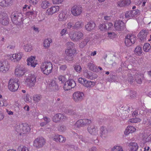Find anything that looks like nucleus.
<instances>
[{
    "label": "nucleus",
    "instance_id": "nucleus-14",
    "mask_svg": "<svg viewBox=\"0 0 151 151\" xmlns=\"http://www.w3.org/2000/svg\"><path fill=\"white\" fill-rule=\"evenodd\" d=\"M9 64L8 61L6 60L0 61V72L6 73L9 70Z\"/></svg>",
    "mask_w": 151,
    "mask_h": 151
},
{
    "label": "nucleus",
    "instance_id": "nucleus-55",
    "mask_svg": "<svg viewBox=\"0 0 151 151\" xmlns=\"http://www.w3.org/2000/svg\"><path fill=\"white\" fill-rule=\"evenodd\" d=\"M124 0L119 1L117 3V6L120 7H125Z\"/></svg>",
    "mask_w": 151,
    "mask_h": 151
},
{
    "label": "nucleus",
    "instance_id": "nucleus-49",
    "mask_svg": "<svg viewBox=\"0 0 151 151\" xmlns=\"http://www.w3.org/2000/svg\"><path fill=\"white\" fill-rule=\"evenodd\" d=\"M111 151H124L122 148L119 146H116L113 147L111 150Z\"/></svg>",
    "mask_w": 151,
    "mask_h": 151
},
{
    "label": "nucleus",
    "instance_id": "nucleus-2",
    "mask_svg": "<svg viewBox=\"0 0 151 151\" xmlns=\"http://www.w3.org/2000/svg\"><path fill=\"white\" fill-rule=\"evenodd\" d=\"M11 18L14 24L20 25L23 23L24 20L23 16L22 13L19 11L15 10L11 14Z\"/></svg>",
    "mask_w": 151,
    "mask_h": 151
},
{
    "label": "nucleus",
    "instance_id": "nucleus-36",
    "mask_svg": "<svg viewBox=\"0 0 151 151\" xmlns=\"http://www.w3.org/2000/svg\"><path fill=\"white\" fill-rule=\"evenodd\" d=\"M107 80L109 82H115L117 80V77L116 76L110 73V77L108 78Z\"/></svg>",
    "mask_w": 151,
    "mask_h": 151
},
{
    "label": "nucleus",
    "instance_id": "nucleus-9",
    "mask_svg": "<svg viewBox=\"0 0 151 151\" xmlns=\"http://www.w3.org/2000/svg\"><path fill=\"white\" fill-rule=\"evenodd\" d=\"M136 41L135 36L134 35L129 34L125 37L124 42L127 46H131Z\"/></svg>",
    "mask_w": 151,
    "mask_h": 151
},
{
    "label": "nucleus",
    "instance_id": "nucleus-64",
    "mask_svg": "<svg viewBox=\"0 0 151 151\" xmlns=\"http://www.w3.org/2000/svg\"><path fill=\"white\" fill-rule=\"evenodd\" d=\"M90 38L88 37H86L84 39L83 41L86 44H87V43L90 41Z\"/></svg>",
    "mask_w": 151,
    "mask_h": 151
},
{
    "label": "nucleus",
    "instance_id": "nucleus-54",
    "mask_svg": "<svg viewBox=\"0 0 151 151\" xmlns=\"http://www.w3.org/2000/svg\"><path fill=\"white\" fill-rule=\"evenodd\" d=\"M58 80L60 81H61V83H64L65 81V77L62 75L59 76L58 78Z\"/></svg>",
    "mask_w": 151,
    "mask_h": 151
},
{
    "label": "nucleus",
    "instance_id": "nucleus-16",
    "mask_svg": "<svg viewBox=\"0 0 151 151\" xmlns=\"http://www.w3.org/2000/svg\"><path fill=\"white\" fill-rule=\"evenodd\" d=\"M115 29L118 31H123L125 27V24L122 20H116L114 25Z\"/></svg>",
    "mask_w": 151,
    "mask_h": 151
},
{
    "label": "nucleus",
    "instance_id": "nucleus-34",
    "mask_svg": "<svg viewBox=\"0 0 151 151\" xmlns=\"http://www.w3.org/2000/svg\"><path fill=\"white\" fill-rule=\"evenodd\" d=\"M87 66L90 70L93 72H96L97 70L96 67L92 62L88 63Z\"/></svg>",
    "mask_w": 151,
    "mask_h": 151
},
{
    "label": "nucleus",
    "instance_id": "nucleus-57",
    "mask_svg": "<svg viewBox=\"0 0 151 151\" xmlns=\"http://www.w3.org/2000/svg\"><path fill=\"white\" fill-rule=\"evenodd\" d=\"M73 23L70 22L68 23L67 24V27L68 29H70L71 28H72V29H73Z\"/></svg>",
    "mask_w": 151,
    "mask_h": 151
},
{
    "label": "nucleus",
    "instance_id": "nucleus-40",
    "mask_svg": "<svg viewBox=\"0 0 151 151\" xmlns=\"http://www.w3.org/2000/svg\"><path fill=\"white\" fill-rule=\"evenodd\" d=\"M134 52L136 53L138 55H140L142 53L141 47L139 46H137L134 50Z\"/></svg>",
    "mask_w": 151,
    "mask_h": 151
},
{
    "label": "nucleus",
    "instance_id": "nucleus-56",
    "mask_svg": "<svg viewBox=\"0 0 151 151\" xmlns=\"http://www.w3.org/2000/svg\"><path fill=\"white\" fill-rule=\"evenodd\" d=\"M66 129V127L64 125H62L58 129V130L60 132L65 131Z\"/></svg>",
    "mask_w": 151,
    "mask_h": 151
},
{
    "label": "nucleus",
    "instance_id": "nucleus-39",
    "mask_svg": "<svg viewBox=\"0 0 151 151\" xmlns=\"http://www.w3.org/2000/svg\"><path fill=\"white\" fill-rule=\"evenodd\" d=\"M41 98V96L39 94H35L33 96V100L35 103L39 102Z\"/></svg>",
    "mask_w": 151,
    "mask_h": 151
},
{
    "label": "nucleus",
    "instance_id": "nucleus-59",
    "mask_svg": "<svg viewBox=\"0 0 151 151\" xmlns=\"http://www.w3.org/2000/svg\"><path fill=\"white\" fill-rule=\"evenodd\" d=\"M64 0H52V2L54 4H59L61 3Z\"/></svg>",
    "mask_w": 151,
    "mask_h": 151
},
{
    "label": "nucleus",
    "instance_id": "nucleus-27",
    "mask_svg": "<svg viewBox=\"0 0 151 151\" xmlns=\"http://www.w3.org/2000/svg\"><path fill=\"white\" fill-rule=\"evenodd\" d=\"M128 146L129 147V151H137L139 149L137 144L135 142H130Z\"/></svg>",
    "mask_w": 151,
    "mask_h": 151
},
{
    "label": "nucleus",
    "instance_id": "nucleus-45",
    "mask_svg": "<svg viewBox=\"0 0 151 151\" xmlns=\"http://www.w3.org/2000/svg\"><path fill=\"white\" fill-rule=\"evenodd\" d=\"M129 98L131 99H134L135 98L136 95V92L134 91L131 90L130 91Z\"/></svg>",
    "mask_w": 151,
    "mask_h": 151
},
{
    "label": "nucleus",
    "instance_id": "nucleus-37",
    "mask_svg": "<svg viewBox=\"0 0 151 151\" xmlns=\"http://www.w3.org/2000/svg\"><path fill=\"white\" fill-rule=\"evenodd\" d=\"M52 42V40L51 38H47L43 42L44 46L45 47H47L50 46V44Z\"/></svg>",
    "mask_w": 151,
    "mask_h": 151
},
{
    "label": "nucleus",
    "instance_id": "nucleus-30",
    "mask_svg": "<svg viewBox=\"0 0 151 151\" xmlns=\"http://www.w3.org/2000/svg\"><path fill=\"white\" fill-rule=\"evenodd\" d=\"M95 26V24L93 21L89 22L86 25L85 28L88 31H91Z\"/></svg>",
    "mask_w": 151,
    "mask_h": 151
},
{
    "label": "nucleus",
    "instance_id": "nucleus-42",
    "mask_svg": "<svg viewBox=\"0 0 151 151\" xmlns=\"http://www.w3.org/2000/svg\"><path fill=\"white\" fill-rule=\"evenodd\" d=\"M151 46L150 44L148 43H146L144 44L143 46L144 50L145 52L149 51L150 49Z\"/></svg>",
    "mask_w": 151,
    "mask_h": 151
},
{
    "label": "nucleus",
    "instance_id": "nucleus-32",
    "mask_svg": "<svg viewBox=\"0 0 151 151\" xmlns=\"http://www.w3.org/2000/svg\"><path fill=\"white\" fill-rule=\"evenodd\" d=\"M136 129L133 126H130L128 127L125 131V134L126 135L129 134L130 133H132L135 132Z\"/></svg>",
    "mask_w": 151,
    "mask_h": 151
},
{
    "label": "nucleus",
    "instance_id": "nucleus-48",
    "mask_svg": "<svg viewBox=\"0 0 151 151\" xmlns=\"http://www.w3.org/2000/svg\"><path fill=\"white\" fill-rule=\"evenodd\" d=\"M67 66L65 64L60 65L59 70L60 71L63 72L65 71L67 68Z\"/></svg>",
    "mask_w": 151,
    "mask_h": 151
},
{
    "label": "nucleus",
    "instance_id": "nucleus-28",
    "mask_svg": "<svg viewBox=\"0 0 151 151\" xmlns=\"http://www.w3.org/2000/svg\"><path fill=\"white\" fill-rule=\"evenodd\" d=\"M55 141L60 142H64L66 140L65 138L61 135H57L55 136L53 138Z\"/></svg>",
    "mask_w": 151,
    "mask_h": 151
},
{
    "label": "nucleus",
    "instance_id": "nucleus-4",
    "mask_svg": "<svg viewBox=\"0 0 151 151\" xmlns=\"http://www.w3.org/2000/svg\"><path fill=\"white\" fill-rule=\"evenodd\" d=\"M17 131L18 132H19V134L20 135H24L25 133L29 132L31 128L27 124L23 123L19 126H17Z\"/></svg>",
    "mask_w": 151,
    "mask_h": 151
},
{
    "label": "nucleus",
    "instance_id": "nucleus-53",
    "mask_svg": "<svg viewBox=\"0 0 151 151\" xmlns=\"http://www.w3.org/2000/svg\"><path fill=\"white\" fill-rule=\"evenodd\" d=\"M65 112L66 114L69 115H73L75 113L74 111L70 109H66Z\"/></svg>",
    "mask_w": 151,
    "mask_h": 151
},
{
    "label": "nucleus",
    "instance_id": "nucleus-26",
    "mask_svg": "<svg viewBox=\"0 0 151 151\" xmlns=\"http://www.w3.org/2000/svg\"><path fill=\"white\" fill-rule=\"evenodd\" d=\"M35 58L34 57L29 58L27 60V64L28 65H30L31 67L34 68L36 66L37 63L35 62Z\"/></svg>",
    "mask_w": 151,
    "mask_h": 151
},
{
    "label": "nucleus",
    "instance_id": "nucleus-11",
    "mask_svg": "<svg viewBox=\"0 0 151 151\" xmlns=\"http://www.w3.org/2000/svg\"><path fill=\"white\" fill-rule=\"evenodd\" d=\"M45 140L43 137H38L34 141L33 146L37 148H40L45 145Z\"/></svg>",
    "mask_w": 151,
    "mask_h": 151
},
{
    "label": "nucleus",
    "instance_id": "nucleus-8",
    "mask_svg": "<svg viewBox=\"0 0 151 151\" xmlns=\"http://www.w3.org/2000/svg\"><path fill=\"white\" fill-rule=\"evenodd\" d=\"M19 81L14 79H10L9 82L8 88L9 90L12 92H15L19 88Z\"/></svg>",
    "mask_w": 151,
    "mask_h": 151
},
{
    "label": "nucleus",
    "instance_id": "nucleus-5",
    "mask_svg": "<svg viewBox=\"0 0 151 151\" xmlns=\"http://www.w3.org/2000/svg\"><path fill=\"white\" fill-rule=\"evenodd\" d=\"M37 76L34 74H29L26 78L25 84L29 87L34 86L36 81Z\"/></svg>",
    "mask_w": 151,
    "mask_h": 151
},
{
    "label": "nucleus",
    "instance_id": "nucleus-31",
    "mask_svg": "<svg viewBox=\"0 0 151 151\" xmlns=\"http://www.w3.org/2000/svg\"><path fill=\"white\" fill-rule=\"evenodd\" d=\"M23 55V54L22 52H19L17 54H14L12 56V59L14 60V61H17L19 60L22 58Z\"/></svg>",
    "mask_w": 151,
    "mask_h": 151
},
{
    "label": "nucleus",
    "instance_id": "nucleus-44",
    "mask_svg": "<svg viewBox=\"0 0 151 151\" xmlns=\"http://www.w3.org/2000/svg\"><path fill=\"white\" fill-rule=\"evenodd\" d=\"M128 81L131 83H132L134 81V77L132 76L131 73H129L128 74Z\"/></svg>",
    "mask_w": 151,
    "mask_h": 151
},
{
    "label": "nucleus",
    "instance_id": "nucleus-17",
    "mask_svg": "<svg viewBox=\"0 0 151 151\" xmlns=\"http://www.w3.org/2000/svg\"><path fill=\"white\" fill-rule=\"evenodd\" d=\"M91 121L90 120L87 119H80L77 121L76 125L78 128L84 127L87 124H90Z\"/></svg>",
    "mask_w": 151,
    "mask_h": 151
},
{
    "label": "nucleus",
    "instance_id": "nucleus-20",
    "mask_svg": "<svg viewBox=\"0 0 151 151\" xmlns=\"http://www.w3.org/2000/svg\"><path fill=\"white\" fill-rule=\"evenodd\" d=\"M66 116L61 114H55L52 118V121L55 122H57L62 120L64 121L67 119Z\"/></svg>",
    "mask_w": 151,
    "mask_h": 151
},
{
    "label": "nucleus",
    "instance_id": "nucleus-46",
    "mask_svg": "<svg viewBox=\"0 0 151 151\" xmlns=\"http://www.w3.org/2000/svg\"><path fill=\"white\" fill-rule=\"evenodd\" d=\"M24 49L26 52L30 51L32 49V46L31 45L27 44L24 46Z\"/></svg>",
    "mask_w": 151,
    "mask_h": 151
},
{
    "label": "nucleus",
    "instance_id": "nucleus-63",
    "mask_svg": "<svg viewBox=\"0 0 151 151\" xmlns=\"http://www.w3.org/2000/svg\"><path fill=\"white\" fill-rule=\"evenodd\" d=\"M43 119L45 121V122L47 124L51 120L49 118L47 117L46 116L44 117L43 118Z\"/></svg>",
    "mask_w": 151,
    "mask_h": 151
},
{
    "label": "nucleus",
    "instance_id": "nucleus-21",
    "mask_svg": "<svg viewBox=\"0 0 151 151\" xmlns=\"http://www.w3.org/2000/svg\"><path fill=\"white\" fill-rule=\"evenodd\" d=\"M49 87L51 90L54 91H56L59 89V86L54 80H51L49 84Z\"/></svg>",
    "mask_w": 151,
    "mask_h": 151
},
{
    "label": "nucleus",
    "instance_id": "nucleus-23",
    "mask_svg": "<svg viewBox=\"0 0 151 151\" xmlns=\"http://www.w3.org/2000/svg\"><path fill=\"white\" fill-rule=\"evenodd\" d=\"M13 0H0V6L3 7H8L12 5Z\"/></svg>",
    "mask_w": 151,
    "mask_h": 151
},
{
    "label": "nucleus",
    "instance_id": "nucleus-33",
    "mask_svg": "<svg viewBox=\"0 0 151 151\" xmlns=\"http://www.w3.org/2000/svg\"><path fill=\"white\" fill-rule=\"evenodd\" d=\"M83 26V23L81 21H78L75 23L73 27V29H78L81 28Z\"/></svg>",
    "mask_w": 151,
    "mask_h": 151
},
{
    "label": "nucleus",
    "instance_id": "nucleus-47",
    "mask_svg": "<svg viewBox=\"0 0 151 151\" xmlns=\"http://www.w3.org/2000/svg\"><path fill=\"white\" fill-rule=\"evenodd\" d=\"M63 88L64 90L65 91H68L69 90H70L72 88L70 86V85L68 84V83H67L66 81L64 83V86H63Z\"/></svg>",
    "mask_w": 151,
    "mask_h": 151
},
{
    "label": "nucleus",
    "instance_id": "nucleus-50",
    "mask_svg": "<svg viewBox=\"0 0 151 151\" xmlns=\"http://www.w3.org/2000/svg\"><path fill=\"white\" fill-rule=\"evenodd\" d=\"M75 70L78 73H80L82 70L81 66L80 65H76L74 66Z\"/></svg>",
    "mask_w": 151,
    "mask_h": 151
},
{
    "label": "nucleus",
    "instance_id": "nucleus-51",
    "mask_svg": "<svg viewBox=\"0 0 151 151\" xmlns=\"http://www.w3.org/2000/svg\"><path fill=\"white\" fill-rule=\"evenodd\" d=\"M18 151H29V150L25 146H19L17 149Z\"/></svg>",
    "mask_w": 151,
    "mask_h": 151
},
{
    "label": "nucleus",
    "instance_id": "nucleus-19",
    "mask_svg": "<svg viewBox=\"0 0 151 151\" xmlns=\"http://www.w3.org/2000/svg\"><path fill=\"white\" fill-rule=\"evenodd\" d=\"M88 132L91 134L97 136L98 135V130L94 125H91L88 126L87 128Z\"/></svg>",
    "mask_w": 151,
    "mask_h": 151
},
{
    "label": "nucleus",
    "instance_id": "nucleus-18",
    "mask_svg": "<svg viewBox=\"0 0 151 151\" xmlns=\"http://www.w3.org/2000/svg\"><path fill=\"white\" fill-rule=\"evenodd\" d=\"M148 31L146 29H142L138 34L137 36L141 42H144L146 40Z\"/></svg>",
    "mask_w": 151,
    "mask_h": 151
},
{
    "label": "nucleus",
    "instance_id": "nucleus-61",
    "mask_svg": "<svg viewBox=\"0 0 151 151\" xmlns=\"http://www.w3.org/2000/svg\"><path fill=\"white\" fill-rule=\"evenodd\" d=\"M34 14V11H27L26 13V15L27 16H32Z\"/></svg>",
    "mask_w": 151,
    "mask_h": 151
},
{
    "label": "nucleus",
    "instance_id": "nucleus-25",
    "mask_svg": "<svg viewBox=\"0 0 151 151\" xmlns=\"http://www.w3.org/2000/svg\"><path fill=\"white\" fill-rule=\"evenodd\" d=\"M144 75L140 73H137L135 74V80L138 84H141L143 80Z\"/></svg>",
    "mask_w": 151,
    "mask_h": 151
},
{
    "label": "nucleus",
    "instance_id": "nucleus-38",
    "mask_svg": "<svg viewBox=\"0 0 151 151\" xmlns=\"http://www.w3.org/2000/svg\"><path fill=\"white\" fill-rule=\"evenodd\" d=\"M59 20L60 21H64L67 18V17L65 13L61 12L59 15Z\"/></svg>",
    "mask_w": 151,
    "mask_h": 151
},
{
    "label": "nucleus",
    "instance_id": "nucleus-10",
    "mask_svg": "<svg viewBox=\"0 0 151 151\" xmlns=\"http://www.w3.org/2000/svg\"><path fill=\"white\" fill-rule=\"evenodd\" d=\"M78 82L83 85L84 86L88 88H92L95 85V83L91 81H87L86 79L80 78L78 79Z\"/></svg>",
    "mask_w": 151,
    "mask_h": 151
},
{
    "label": "nucleus",
    "instance_id": "nucleus-12",
    "mask_svg": "<svg viewBox=\"0 0 151 151\" xmlns=\"http://www.w3.org/2000/svg\"><path fill=\"white\" fill-rule=\"evenodd\" d=\"M71 14L74 16H79L82 12V7L79 5H74L71 9Z\"/></svg>",
    "mask_w": 151,
    "mask_h": 151
},
{
    "label": "nucleus",
    "instance_id": "nucleus-15",
    "mask_svg": "<svg viewBox=\"0 0 151 151\" xmlns=\"http://www.w3.org/2000/svg\"><path fill=\"white\" fill-rule=\"evenodd\" d=\"M139 12L140 11L138 9L127 11L125 14V18L129 19H132L139 13Z\"/></svg>",
    "mask_w": 151,
    "mask_h": 151
},
{
    "label": "nucleus",
    "instance_id": "nucleus-24",
    "mask_svg": "<svg viewBox=\"0 0 151 151\" xmlns=\"http://www.w3.org/2000/svg\"><path fill=\"white\" fill-rule=\"evenodd\" d=\"M0 23L4 25H6L9 24V19L6 15L4 16L0 15Z\"/></svg>",
    "mask_w": 151,
    "mask_h": 151
},
{
    "label": "nucleus",
    "instance_id": "nucleus-35",
    "mask_svg": "<svg viewBox=\"0 0 151 151\" xmlns=\"http://www.w3.org/2000/svg\"><path fill=\"white\" fill-rule=\"evenodd\" d=\"M50 4L49 1L44 0L42 1L40 6L42 8L46 9L50 6Z\"/></svg>",
    "mask_w": 151,
    "mask_h": 151
},
{
    "label": "nucleus",
    "instance_id": "nucleus-43",
    "mask_svg": "<svg viewBox=\"0 0 151 151\" xmlns=\"http://www.w3.org/2000/svg\"><path fill=\"white\" fill-rule=\"evenodd\" d=\"M141 120L140 118L135 117L134 118L130 119L129 120V122L131 123H137L140 122Z\"/></svg>",
    "mask_w": 151,
    "mask_h": 151
},
{
    "label": "nucleus",
    "instance_id": "nucleus-1",
    "mask_svg": "<svg viewBox=\"0 0 151 151\" xmlns=\"http://www.w3.org/2000/svg\"><path fill=\"white\" fill-rule=\"evenodd\" d=\"M66 45L67 49L65 50V59L68 61H72L76 54V50L75 49V45L71 42H67Z\"/></svg>",
    "mask_w": 151,
    "mask_h": 151
},
{
    "label": "nucleus",
    "instance_id": "nucleus-41",
    "mask_svg": "<svg viewBox=\"0 0 151 151\" xmlns=\"http://www.w3.org/2000/svg\"><path fill=\"white\" fill-rule=\"evenodd\" d=\"M67 83L70 85V86L71 87V88H74L76 86V83L74 80L72 79H69L66 81Z\"/></svg>",
    "mask_w": 151,
    "mask_h": 151
},
{
    "label": "nucleus",
    "instance_id": "nucleus-3",
    "mask_svg": "<svg viewBox=\"0 0 151 151\" xmlns=\"http://www.w3.org/2000/svg\"><path fill=\"white\" fill-rule=\"evenodd\" d=\"M40 68L42 72L46 75L51 73L53 69V65L50 62H45L42 64Z\"/></svg>",
    "mask_w": 151,
    "mask_h": 151
},
{
    "label": "nucleus",
    "instance_id": "nucleus-58",
    "mask_svg": "<svg viewBox=\"0 0 151 151\" xmlns=\"http://www.w3.org/2000/svg\"><path fill=\"white\" fill-rule=\"evenodd\" d=\"M125 7L128 6L131 3L130 0H124Z\"/></svg>",
    "mask_w": 151,
    "mask_h": 151
},
{
    "label": "nucleus",
    "instance_id": "nucleus-60",
    "mask_svg": "<svg viewBox=\"0 0 151 151\" xmlns=\"http://www.w3.org/2000/svg\"><path fill=\"white\" fill-rule=\"evenodd\" d=\"M79 138L81 139L82 141L84 142H87L88 141V139H86V138L83 137L82 136L80 135L79 136Z\"/></svg>",
    "mask_w": 151,
    "mask_h": 151
},
{
    "label": "nucleus",
    "instance_id": "nucleus-6",
    "mask_svg": "<svg viewBox=\"0 0 151 151\" xmlns=\"http://www.w3.org/2000/svg\"><path fill=\"white\" fill-rule=\"evenodd\" d=\"M70 38L74 42H78L82 39L83 34L80 31L71 32L69 34Z\"/></svg>",
    "mask_w": 151,
    "mask_h": 151
},
{
    "label": "nucleus",
    "instance_id": "nucleus-13",
    "mask_svg": "<svg viewBox=\"0 0 151 151\" xmlns=\"http://www.w3.org/2000/svg\"><path fill=\"white\" fill-rule=\"evenodd\" d=\"M26 71L27 70L24 67L18 65L16 68L15 74L17 77H19L23 76Z\"/></svg>",
    "mask_w": 151,
    "mask_h": 151
},
{
    "label": "nucleus",
    "instance_id": "nucleus-52",
    "mask_svg": "<svg viewBox=\"0 0 151 151\" xmlns=\"http://www.w3.org/2000/svg\"><path fill=\"white\" fill-rule=\"evenodd\" d=\"M89 73H90L91 75V78H90V79L93 80L96 79L97 78L98 76L95 73L90 71H89Z\"/></svg>",
    "mask_w": 151,
    "mask_h": 151
},
{
    "label": "nucleus",
    "instance_id": "nucleus-29",
    "mask_svg": "<svg viewBox=\"0 0 151 151\" xmlns=\"http://www.w3.org/2000/svg\"><path fill=\"white\" fill-rule=\"evenodd\" d=\"M100 136L102 137H105L108 133V131L106 128L104 126H102L100 128Z\"/></svg>",
    "mask_w": 151,
    "mask_h": 151
},
{
    "label": "nucleus",
    "instance_id": "nucleus-22",
    "mask_svg": "<svg viewBox=\"0 0 151 151\" xmlns=\"http://www.w3.org/2000/svg\"><path fill=\"white\" fill-rule=\"evenodd\" d=\"M60 7L58 6H55L51 7L47 10V13L49 15H52L59 11Z\"/></svg>",
    "mask_w": 151,
    "mask_h": 151
},
{
    "label": "nucleus",
    "instance_id": "nucleus-62",
    "mask_svg": "<svg viewBox=\"0 0 151 151\" xmlns=\"http://www.w3.org/2000/svg\"><path fill=\"white\" fill-rule=\"evenodd\" d=\"M140 150L139 151H148L150 149L149 147H145L144 148L140 147Z\"/></svg>",
    "mask_w": 151,
    "mask_h": 151
},
{
    "label": "nucleus",
    "instance_id": "nucleus-7",
    "mask_svg": "<svg viewBox=\"0 0 151 151\" xmlns=\"http://www.w3.org/2000/svg\"><path fill=\"white\" fill-rule=\"evenodd\" d=\"M85 95L84 93L80 91L75 92L72 95L73 100L76 103H79L82 101L84 99Z\"/></svg>",
    "mask_w": 151,
    "mask_h": 151
}]
</instances>
